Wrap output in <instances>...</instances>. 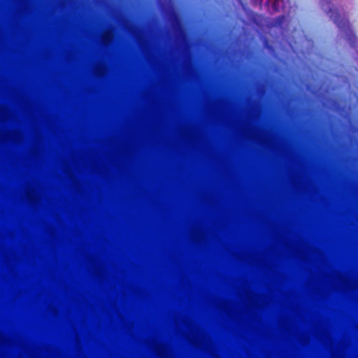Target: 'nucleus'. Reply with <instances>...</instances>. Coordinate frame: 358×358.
I'll use <instances>...</instances> for the list:
<instances>
[{"instance_id":"2","label":"nucleus","mask_w":358,"mask_h":358,"mask_svg":"<svg viewBox=\"0 0 358 358\" xmlns=\"http://www.w3.org/2000/svg\"><path fill=\"white\" fill-rule=\"evenodd\" d=\"M111 38H112L111 34L109 32L106 33L105 35V39H104L105 42H108L111 39Z\"/></svg>"},{"instance_id":"1","label":"nucleus","mask_w":358,"mask_h":358,"mask_svg":"<svg viewBox=\"0 0 358 358\" xmlns=\"http://www.w3.org/2000/svg\"><path fill=\"white\" fill-rule=\"evenodd\" d=\"M268 4L272 6L274 11H278L282 7V0H268Z\"/></svg>"}]
</instances>
